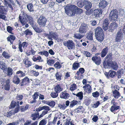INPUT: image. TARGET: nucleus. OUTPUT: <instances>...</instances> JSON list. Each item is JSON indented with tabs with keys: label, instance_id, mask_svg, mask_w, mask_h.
I'll return each instance as SVG.
<instances>
[{
	"label": "nucleus",
	"instance_id": "1",
	"mask_svg": "<svg viewBox=\"0 0 125 125\" xmlns=\"http://www.w3.org/2000/svg\"><path fill=\"white\" fill-rule=\"evenodd\" d=\"M65 13L69 16H73L76 13L80 14L83 12V10L73 5H68L64 8Z\"/></svg>",
	"mask_w": 125,
	"mask_h": 125
},
{
	"label": "nucleus",
	"instance_id": "2",
	"mask_svg": "<svg viewBox=\"0 0 125 125\" xmlns=\"http://www.w3.org/2000/svg\"><path fill=\"white\" fill-rule=\"evenodd\" d=\"M95 35L96 39L99 42H102L104 40V35L103 31L99 26L96 27L95 30Z\"/></svg>",
	"mask_w": 125,
	"mask_h": 125
},
{
	"label": "nucleus",
	"instance_id": "3",
	"mask_svg": "<svg viewBox=\"0 0 125 125\" xmlns=\"http://www.w3.org/2000/svg\"><path fill=\"white\" fill-rule=\"evenodd\" d=\"M112 53L111 52L108 53L107 55L104 58L105 60L103 63V65L104 67H108L111 65V63L112 62Z\"/></svg>",
	"mask_w": 125,
	"mask_h": 125
},
{
	"label": "nucleus",
	"instance_id": "4",
	"mask_svg": "<svg viewBox=\"0 0 125 125\" xmlns=\"http://www.w3.org/2000/svg\"><path fill=\"white\" fill-rule=\"evenodd\" d=\"M42 110H44L42 113L40 115L39 118L42 117L44 115L48 113V111L50 110L49 107L47 106H44L42 107H39L38 108L36 109V111L37 112H40Z\"/></svg>",
	"mask_w": 125,
	"mask_h": 125
},
{
	"label": "nucleus",
	"instance_id": "5",
	"mask_svg": "<svg viewBox=\"0 0 125 125\" xmlns=\"http://www.w3.org/2000/svg\"><path fill=\"white\" fill-rule=\"evenodd\" d=\"M109 17L111 21H116L118 17L117 11L116 10L111 11L109 14Z\"/></svg>",
	"mask_w": 125,
	"mask_h": 125
},
{
	"label": "nucleus",
	"instance_id": "6",
	"mask_svg": "<svg viewBox=\"0 0 125 125\" xmlns=\"http://www.w3.org/2000/svg\"><path fill=\"white\" fill-rule=\"evenodd\" d=\"M47 21V19L43 16H41L37 20L38 24L41 27H45Z\"/></svg>",
	"mask_w": 125,
	"mask_h": 125
},
{
	"label": "nucleus",
	"instance_id": "7",
	"mask_svg": "<svg viewBox=\"0 0 125 125\" xmlns=\"http://www.w3.org/2000/svg\"><path fill=\"white\" fill-rule=\"evenodd\" d=\"M4 4H7L8 6L10 8L11 10H13L14 8H16L15 3L12 0H4Z\"/></svg>",
	"mask_w": 125,
	"mask_h": 125
},
{
	"label": "nucleus",
	"instance_id": "8",
	"mask_svg": "<svg viewBox=\"0 0 125 125\" xmlns=\"http://www.w3.org/2000/svg\"><path fill=\"white\" fill-rule=\"evenodd\" d=\"M28 15L26 13H23L22 15L20 14L19 17V20L23 25H25L27 21V18Z\"/></svg>",
	"mask_w": 125,
	"mask_h": 125
},
{
	"label": "nucleus",
	"instance_id": "9",
	"mask_svg": "<svg viewBox=\"0 0 125 125\" xmlns=\"http://www.w3.org/2000/svg\"><path fill=\"white\" fill-rule=\"evenodd\" d=\"M123 37V33L122 31L120 29L117 33L116 35L115 41L116 42H119L120 41Z\"/></svg>",
	"mask_w": 125,
	"mask_h": 125
},
{
	"label": "nucleus",
	"instance_id": "10",
	"mask_svg": "<svg viewBox=\"0 0 125 125\" xmlns=\"http://www.w3.org/2000/svg\"><path fill=\"white\" fill-rule=\"evenodd\" d=\"M63 44L64 46H67L69 50L72 49L75 47V44L72 40H68Z\"/></svg>",
	"mask_w": 125,
	"mask_h": 125
},
{
	"label": "nucleus",
	"instance_id": "11",
	"mask_svg": "<svg viewBox=\"0 0 125 125\" xmlns=\"http://www.w3.org/2000/svg\"><path fill=\"white\" fill-rule=\"evenodd\" d=\"M15 106H16V107L14 111L16 112H18L19 110L20 106L19 102L13 101L11 102L10 105V107L12 108H13Z\"/></svg>",
	"mask_w": 125,
	"mask_h": 125
},
{
	"label": "nucleus",
	"instance_id": "12",
	"mask_svg": "<svg viewBox=\"0 0 125 125\" xmlns=\"http://www.w3.org/2000/svg\"><path fill=\"white\" fill-rule=\"evenodd\" d=\"M110 22L107 19H104L103 22V29L105 31L108 30L109 28V27L108 26Z\"/></svg>",
	"mask_w": 125,
	"mask_h": 125
},
{
	"label": "nucleus",
	"instance_id": "13",
	"mask_svg": "<svg viewBox=\"0 0 125 125\" xmlns=\"http://www.w3.org/2000/svg\"><path fill=\"white\" fill-rule=\"evenodd\" d=\"M88 29V25L84 23L82 24L80 27L79 30L80 33H85Z\"/></svg>",
	"mask_w": 125,
	"mask_h": 125
},
{
	"label": "nucleus",
	"instance_id": "14",
	"mask_svg": "<svg viewBox=\"0 0 125 125\" xmlns=\"http://www.w3.org/2000/svg\"><path fill=\"white\" fill-rule=\"evenodd\" d=\"M92 60L97 65H99L101 63V60L100 56H94L92 57Z\"/></svg>",
	"mask_w": 125,
	"mask_h": 125
},
{
	"label": "nucleus",
	"instance_id": "15",
	"mask_svg": "<svg viewBox=\"0 0 125 125\" xmlns=\"http://www.w3.org/2000/svg\"><path fill=\"white\" fill-rule=\"evenodd\" d=\"M102 12V10L99 9H95L94 11L93 15L94 16V17H99L101 15Z\"/></svg>",
	"mask_w": 125,
	"mask_h": 125
},
{
	"label": "nucleus",
	"instance_id": "16",
	"mask_svg": "<svg viewBox=\"0 0 125 125\" xmlns=\"http://www.w3.org/2000/svg\"><path fill=\"white\" fill-rule=\"evenodd\" d=\"M111 27H109L108 31L110 32H112L114 30L116 29L118 27V24L116 22H113L111 23Z\"/></svg>",
	"mask_w": 125,
	"mask_h": 125
},
{
	"label": "nucleus",
	"instance_id": "17",
	"mask_svg": "<svg viewBox=\"0 0 125 125\" xmlns=\"http://www.w3.org/2000/svg\"><path fill=\"white\" fill-rule=\"evenodd\" d=\"M30 80L27 77H25L23 79L20 81V84L21 86L24 85L29 83Z\"/></svg>",
	"mask_w": 125,
	"mask_h": 125
},
{
	"label": "nucleus",
	"instance_id": "18",
	"mask_svg": "<svg viewBox=\"0 0 125 125\" xmlns=\"http://www.w3.org/2000/svg\"><path fill=\"white\" fill-rule=\"evenodd\" d=\"M83 88L84 91L86 93L89 94L91 93L92 88L90 85L89 84H86L84 86Z\"/></svg>",
	"mask_w": 125,
	"mask_h": 125
},
{
	"label": "nucleus",
	"instance_id": "19",
	"mask_svg": "<svg viewBox=\"0 0 125 125\" xmlns=\"http://www.w3.org/2000/svg\"><path fill=\"white\" fill-rule=\"evenodd\" d=\"M92 6V3L90 1L85 0L84 6V9L87 10H89Z\"/></svg>",
	"mask_w": 125,
	"mask_h": 125
},
{
	"label": "nucleus",
	"instance_id": "20",
	"mask_svg": "<svg viewBox=\"0 0 125 125\" xmlns=\"http://www.w3.org/2000/svg\"><path fill=\"white\" fill-rule=\"evenodd\" d=\"M109 50V48L107 47L104 48L102 50L101 53V57L103 58L108 53Z\"/></svg>",
	"mask_w": 125,
	"mask_h": 125
},
{
	"label": "nucleus",
	"instance_id": "21",
	"mask_svg": "<svg viewBox=\"0 0 125 125\" xmlns=\"http://www.w3.org/2000/svg\"><path fill=\"white\" fill-rule=\"evenodd\" d=\"M110 67L113 68L114 70H115L117 69L118 67L117 63L115 62H112L111 63V65L107 67H104L105 68H108Z\"/></svg>",
	"mask_w": 125,
	"mask_h": 125
},
{
	"label": "nucleus",
	"instance_id": "22",
	"mask_svg": "<svg viewBox=\"0 0 125 125\" xmlns=\"http://www.w3.org/2000/svg\"><path fill=\"white\" fill-rule=\"evenodd\" d=\"M107 5V2L104 0H102L99 4V6L100 9L105 8Z\"/></svg>",
	"mask_w": 125,
	"mask_h": 125
},
{
	"label": "nucleus",
	"instance_id": "23",
	"mask_svg": "<svg viewBox=\"0 0 125 125\" xmlns=\"http://www.w3.org/2000/svg\"><path fill=\"white\" fill-rule=\"evenodd\" d=\"M27 18L28 23L30 24L31 26L32 27L33 26L35 25L36 23L33 21V18L31 16L28 15Z\"/></svg>",
	"mask_w": 125,
	"mask_h": 125
},
{
	"label": "nucleus",
	"instance_id": "24",
	"mask_svg": "<svg viewBox=\"0 0 125 125\" xmlns=\"http://www.w3.org/2000/svg\"><path fill=\"white\" fill-rule=\"evenodd\" d=\"M69 95V94L66 92H62L60 94V97L61 98L67 99L68 98Z\"/></svg>",
	"mask_w": 125,
	"mask_h": 125
},
{
	"label": "nucleus",
	"instance_id": "25",
	"mask_svg": "<svg viewBox=\"0 0 125 125\" xmlns=\"http://www.w3.org/2000/svg\"><path fill=\"white\" fill-rule=\"evenodd\" d=\"M63 89L62 87L61 84H57L55 87L54 90L55 92L59 93Z\"/></svg>",
	"mask_w": 125,
	"mask_h": 125
},
{
	"label": "nucleus",
	"instance_id": "26",
	"mask_svg": "<svg viewBox=\"0 0 125 125\" xmlns=\"http://www.w3.org/2000/svg\"><path fill=\"white\" fill-rule=\"evenodd\" d=\"M10 80L9 79H7L6 81V84L4 86V89L5 90L8 91L10 90Z\"/></svg>",
	"mask_w": 125,
	"mask_h": 125
},
{
	"label": "nucleus",
	"instance_id": "27",
	"mask_svg": "<svg viewBox=\"0 0 125 125\" xmlns=\"http://www.w3.org/2000/svg\"><path fill=\"white\" fill-rule=\"evenodd\" d=\"M16 38L15 37L14 35H10L7 38V40L8 41H9L10 43L12 44L14 40Z\"/></svg>",
	"mask_w": 125,
	"mask_h": 125
},
{
	"label": "nucleus",
	"instance_id": "28",
	"mask_svg": "<svg viewBox=\"0 0 125 125\" xmlns=\"http://www.w3.org/2000/svg\"><path fill=\"white\" fill-rule=\"evenodd\" d=\"M6 64L3 62L0 61V68L3 70L4 72L6 71L5 69H7V68L5 67Z\"/></svg>",
	"mask_w": 125,
	"mask_h": 125
},
{
	"label": "nucleus",
	"instance_id": "29",
	"mask_svg": "<svg viewBox=\"0 0 125 125\" xmlns=\"http://www.w3.org/2000/svg\"><path fill=\"white\" fill-rule=\"evenodd\" d=\"M32 60L34 61L37 62H43V60L42 59L41 56H39L37 57H33Z\"/></svg>",
	"mask_w": 125,
	"mask_h": 125
},
{
	"label": "nucleus",
	"instance_id": "30",
	"mask_svg": "<svg viewBox=\"0 0 125 125\" xmlns=\"http://www.w3.org/2000/svg\"><path fill=\"white\" fill-rule=\"evenodd\" d=\"M113 95L116 99L118 98L120 96L119 92L116 89L113 91Z\"/></svg>",
	"mask_w": 125,
	"mask_h": 125
},
{
	"label": "nucleus",
	"instance_id": "31",
	"mask_svg": "<svg viewBox=\"0 0 125 125\" xmlns=\"http://www.w3.org/2000/svg\"><path fill=\"white\" fill-rule=\"evenodd\" d=\"M20 82V79L19 77L16 76H14L13 78V82L15 84H17L19 83Z\"/></svg>",
	"mask_w": 125,
	"mask_h": 125
},
{
	"label": "nucleus",
	"instance_id": "32",
	"mask_svg": "<svg viewBox=\"0 0 125 125\" xmlns=\"http://www.w3.org/2000/svg\"><path fill=\"white\" fill-rule=\"evenodd\" d=\"M43 101L44 102L45 101ZM44 103H46V104L52 107H53L55 104V102L53 101H51L50 102L49 101H46L45 102H44Z\"/></svg>",
	"mask_w": 125,
	"mask_h": 125
},
{
	"label": "nucleus",
	"instance_id": "33",
	"mask_svg": "<svg viewBox=\"0 0 125 125\" xmlns=\"http://www.w3.org/2000/svg\"><path fill=\"white\" fill-rule=\"evenodd\" d=\"M62 76V73L60 72H57L55 74L56 79L57 80L60 81L61 79V77Z\"/></svg>",
	"mask_w": 125,
	"mask_h": 125
},
{
	"label": "nucleus",
	"instance_id": "34",
	"mask_svg": "<svg viewBox=\"0 0 125 125\" xmlns=\"http://www.w3.org/2000/svg\"><path fill=\"white\" fill-rule=\"evenodd\" d=\"M39 114L38 112L35 113L34 114L31 115V117H32V119L33 120H35L36 119L39 117V118L40 115H39Z\"/></svg>",
	"mask_w": 125,
	"mask_h": 125
},
{
	"label": "nucleus",
	"instance_id": "35",
	"mask_svg": "<svg viewBox=\"0 0 125 125\" xmlns=\"http://www.w3.org/2000/svg\"><path fill=\"white\" fill-rule=\"evenodd\" d=\"M80 64L78 62H75L72 65L73 70H76L80 67Z\"/></svg>",
	"mask_w": 125,
	"mask_h": 125
},
{
	"label": "nucleus",
	"instance_id": "36",
	"mask_svg": "<svg viewBox=\"0 0 125 125\" xmlns=\"http://www.w3.org/2000/svg\"><path fill=\"white\" fill-rule=\"evenodd\" d=\"M93 33L92 32H90L88 33L86 35V37L89 40H93Z\"/></svg>",
	"mask_w": 125,
	"mask_h": 125
},
{
	"label": "nucleus",
	"instance_id": "37",
	"mask_svg": "<svg viewBox=\"0 0 125 125\" xmlns=\"http://www.w3.org/2000/svg\"><path fill=\"white\" fill-rule=\"evenodd\" d=\"M16 75L18 77H22L25 75V74L22 71H19L17 72Z\"/></svg>",
	"mask_w": 125,
	"mask_h": 125
},
{
	"label": "nucleus",
	"instance_id": "38",
	"mask_svg": "<svg viewBox=\"0 0 125 125\" xmlns=\"http://www.w3.org/2000/svg\"><path fill=\"white\" fill-rule=\"evenodd\" d=\"M32 28L35 31L38 33L41 32L42 31V30L38 28L37 26L36 25V24L35 25L33 26Z\"/></svg>",
	"mask_w": 125,
	"mask_h": 125
},
{
	"label": "nucleus",
	"instance_id": "39",
	"mask_svg": "<svg viewBox=\"0 0 125 125\" xmlns=\"http://www.w3.org/2000/svg\"><path fill=\"white\" fill-rule=\"evenodd\" d=\"M27 7L29 11L30 12L33 11L34 10V8L33 5L31 3L28 4L27 5Z\"/></svg>",
	"mask_w": 125,
	"mask_h": 125
},
{
	"label": "nucleus",
	"instance_id": "40",
	"mask_svg": "<svg viewBox=\"0 0 125 125\" xmlns=\"http://www.w3.org/2000/svg\"><path fill=\"white\" fill-rule=\"evenodd\" d=\"M83 36L84 35H83L82 34H81L80 33H77L74 34V37L76 38L80 39L82 38Z\"/></svg>",
	"mask_w": 125,
	"mask_h": 125
},
{
	"label": "nucleus",
	"instance_id": "41",
	"mask_svg": "<svg viewBox=\"0 0 125 125\" xmlns=\"http://www.w3.org/2000/svg\"><path fill=\"white\" fill-rule=\"evenodd\" d=\"M78 103V101L75 100H73L70 102V108H72L76 105Z\"/></svg>",
	"mask_w": 125,
	"mask_h": 125
},
{
	"label": "nucleus",
	"instance_id": "42",
	"mask_svg": "<svg viewBox=\"0 0 125 125\" xmlns=\"http://www.w3.org/2000/svg\"><path fill=\"white\" fill-rule=\"evenodd\" d=\"M116 73L114 71L110 70L108 72V75L111 77H113L116 74Z\"/></svg>",
	"mask_w": 125,
	"mask_h": 125
},
{
	"label": "nucleus",
	"instance_id": "43",
	"mask_svg": "<svg viewBox=\"0 0 125 125\" xmlns=\"http://www.w3.org/2000/svg\"><path fill=\"white\" fill-rule=\"evenodd\" d=\"M56 60L53 59H49L47 61L48 64L50 66H52L55 62Z\"/></svg>",
	"mask_w": 125,
	"mask_h": 125
},
{
	"label": "nucleus",
	"instance_id": "44",
	"mask_svg": "<svg viewBox=\"0 0 125 125\" xmlns=\"http://www.w3.org/2000/svg\"><path fill=\"white\" fill-rule=\"evenodd\" d=\"M18 112H16L14 111V110H12L9 111L7 113L6 115V116L7 117H10L12 114H14L15 113H17Z\"/></svg>",
	"mask_w": 125,
	"mask_h": 125
},
{
	"label": "nucleus",
	"instance_id": "45",
	"mask_svg": "<svg viewBox=\"0 0 125 125\" xmlns=\"http://www.w3.org/2000/svg\"><path fill=\"white\" fill-rule=\"evenodd\" d=\"M85 1V0L83 1L78 2L77 3V6L80 8H82L84 6Z\"/></svg>",
	"mask_w": 125,
	"mask_h": 125
},
{
	"label": "nucleus",
	"instance_id": "46",
	"mask_svg": "<svg viewBox=\"0 0 125 125\" xmlns=\"http://www.w3.org/2000/svg\"><path fill=\"white\" fill-rule=\"evenodd\" d=\"M84 71L85 70L84 68H81L79 69L78 71H77L76 74L78 75H79L80 73L81 74H83L84 73Z\"/></svg>",
	"mask_w": 125,
	"mask_h": 125
},
{
	"label": "nucleus",
	"instance_id": "47",
	"mask_svg": "<svg viewBox=\"0 0 125 125\" xmlns=\"http://www.w3.org/2000/svg\"><path fill=\"white\" fill-rule=\"evenodd\" d=\"M76 96L78 97L80 100H82L83 97V93L82 92H80L76 94Z\"/></svg>",
	"mask_w": 125,
	"mask_h": 125
},
{
	"label": "nucleus",
	"instance_id": "48",
	"mask_svg": "<svg viewBox=\"0 0 125 125\" xmlns=\"http://www.w3.org/2000/svg\"><path fill=\"white\" fill-rule=\"evenodd\" d=\"M120 106L113 107L111 106L110 108L111 111L112 112H115L116 111L120 108Z\"/></svg>",
	"mask_w": 125,
	"mask_h": 125
},
{
	"label": "nucleus",
	"instance_id": "49",
	"mask_svg": "<svg viewBox=\"0 0 125 125\" xmlns=\"http://www.w3.org/2000/svg\"><path fill=\"white\" fill-rule=\"evenodd\" d=\"M58 93L55 91L52 92L50 94L51 96L53 98H55L57 97L58 95Z\"/></svg>",
	"mask_w": 125,
	"mask_h": 125
},
{
	"label": "nucleus",
	"instance_id": "50",
	"mask_svg": "<svg viewBox=\"0 0 125 125\" xmlns=\"http://www.w3.org/2000/svg\"><path fill=\"white\" fill-rule=\"evenodd\" d=\"M12 71V69L10 67H8L7 70L8 75L9 76H11L13 73Z\"/></svg>",
	"mask_w": 125,
	"mask_h": 125
},
{
	"label": "nucleus",
	"instance_id": "51",
	"mask_svg": "<svg viewBox=\"0 0 125 125\" xmlns=\"http://www.w3.org/2000/svg\"><path fill=\"white\" fill-rule=\"evenodd\" d=\"M100 104L99 101H97L94 103V104H92V107L96 108Z\"/></svg>",
	"mask_w": 125,
	"mask_h": 125
},
{
	"label": "nucleus",
	"instance_id": "52",
	"mask_svg": "<svg viewBox=\"0 0 125 125\" xmlns=\"http://www.w3.org/2000/svg\"><path fill=\"white\" fill-rule=\"evenodd\" d=\"M77 89L76 85L74 83L71 85L70 86V89L71 91H73L76 90Z\"/></svg>",
	"mask_w": 125,
	"mask_h": 125
},
{
	"label": "nucleus",
	"instance_id": "53",
	"mask_svg": "<svg viewBox=\"0 0 125 125\" xmlns=\"http://www.w3.org/2000/svg\"><path fill=\"white\" fill-rule=\"evenodd\" d=\"M2 55L6 59H9L10 57V56L9 54L5 51H4L2 53Z\"/></svg>",
	"mask_w": 125,
	"mask_h": 125
},
{
	"label": "nucleus",
	"instance_id": "54",
	"mask_svg": "<svg viewBox=\"0 0 125 125\" xmlns=\"http://www.w3.org/2000/svg\"><path fill=\"white\" fill-rule=\"evenodd\" d=\"M83 53L85 56L87 57H90L92 55L90 52L86 51H83Z\"/></svg>",
	"mask_w": 125,
	"mask_h": 125
},
{
	"label": "nucleus",
	"instance_id": "55",
	"mask_svg": "<svg viewBox=\"0 0 125 125\" xmlns=\"http://www.w3.org/2000/svg\"><path fill=\"white\" fill-rule=\"evenodd\" d=\"M54 66L57 69H60L62 67L59 62H57L54 65Z\"/></svg>",
	"mask_w": 125,
	"mask_h": 125
},
{
	"label": "nucleus",
	"instance_id": "56",
	"mask_svg": "<svg viewBox=\"0 0 125 125\" xmlns=\"http://www.w3.org/2000/svg\"><path fill=\"white\" fill-rule=\"evenodd\" d=\"M29 107V105L26 104L25 105L21 106V110L22 112H23L27 110L28 109Z\"/></svg>",
	"mask_w": 125,
	"mask_h": 125
},
{
	"label": "nucleus",
	"instance_id": "57",
	"mask_svg": "<svg viewBox=\"0 0 125 125\" xmlns=\"http://www.w3.org/2000/svg\"><path fill=\"white\" fill-rule=\"evenodd\" d=\"M47 123V121L45 119H43L40 121L39 125H45Z\"/></svg>",
	"mask_w": 125,
	"mask_h": 125
},
{
	"label": "nucleus",
	"instance_id": "58",
	"mask_svg": "<svg viewBox=\"0 0 125 125\" xmlns=\"http://www.w3.org/2000/svg\"><path fill=\"white\" fill-rule=\"evenodd\" d=\"M24 63L27 65V67H29L31 66L32 64L31 62L28 60L27 59H26L25 60Z\"/></svg>",
	"mask_w": 125,
	"mask_h": 125
},
{
	"label": "nucleus",
	"instance_id": "59",
	"mask_svg": "<svg viewBox=\"0 0 125 125\" xmlns=\"http://www.w3.org/2000/svg\"><path fill=\"white\" fill-rule=\"evenodd\" d=\"M24 33L26 35H31L32 34V33L31 31L28 29H27L24 31Z\"/></svg>",
	"mask_w": 125,
	"mask_h": 125
},
{
	"label": "nucleus",
	"instance_id": "60",
	"mask_svg": "<svg viewBox=\"0 0 125 125\" xmlns=\"http://www.w3.org/2000/svg\"><path fill=\"white\" fill-rule=\"evenodd\" d=\"M7 10L6 9H5L4 6H0V12L2 13H4L5 11Z\"/></svg>",
	"mask_w": 125,
	"mask_h": 125
},
{
	"label": "nucleus",
	"instance_id": "61",
	"mask_svg": "<svg viewBox=\"0 0 125 125\" xmlns=\"http://www.w3.org/2000/svg\"><path fill=\"white\" fill-rule=\"evenodd\" d=\"M97 46L96 45H94L93 47L91 50V51L92 52H95L97 51Z\"/></svg>",
	"mask_w": 125,
	"mask_h": 125
},
{
	"label": "nucleus",
	"instance_id": "62",
	"mask_svg": "<svg viewBox=\"0 0 125 125\" xmlns=\"http://www.w3.org/2000/svg\"><path fill=\"white\" fill-rule=\"evenodd\" d=\"M58 106L61 109L64 110L66 108V106L65 104H59L58 105Z\"/></svg>",
	"mask_w": 125,
	"mask_h": 125
},
{
	"label": "nucleus",
	"instance_id": "63",
	"mask_svg": "<svg viewBox=\"0 0 125 125\" xmlns=\"http://www.w3.org/2000/svg\"><path fill=\"white\" fill-rule=\"evenodd\" d=\"M50 33L52 38L56 40L58 39V36L55 33L53 32H50Z\"/></svg>",
	"mask_w": 125,
	"mask_h": 125
},
{
	"label": "nucleus",
	"instance_id": "64",
	"mask_svg": "<svg viewBox=\"0 0 125 125\" xmlns=\"http://www.w3.org/2000/svg\"><path fill=\"white\" fill-rule=\"evenodd\" d=\"M39 95L38 93L37 92H36L32 95V97L33 99L36 100L38 98Z\"/></svg>",
	"mask_w": 125,
	"mask_h": 125
}]
</instances>
